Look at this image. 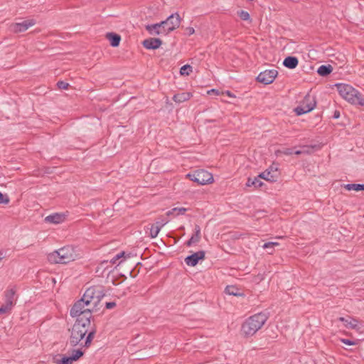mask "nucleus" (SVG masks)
<instances>
[{
    "instance_id": "32",
    "label": "nucleus",
    "mask_w": 364,
    "mask_h": 364,
    "mask_svg": "<svg viewBox=\"0 0 364 364\" xmlns=\"http://www.w3.org/2000/svg\"><path fill=\"white\" fill-rule=\"evenodd\" d=\"M168 223V220L164 218H159L154 225L157 227H159L160 229H161L166 224Z\"/></svg>"
},
{
    "instance_id": "22",
    "label": "nucleus",
    "mask_w": 364,
    "mask_h": 364,
    "mask_svg": "<svg viewBox=\"0 0 364 364\" xmlns=\"http://www.w3.org/2000/svg\"><path fill=\"white\" fill-rule=\"evenodd\" d=\"M14 305V301L5 299V303L0 307V314H4L10 312L12 310Z\"/></svg>"
},
{
    "instance_id": "24",
    "label": "nucleus",
    "mask_w": 364,
    "mask_h": 364,
    "mask_svg": "<svg viewBox=\"0 0 364 364\" xmlns=\"http://www.w3.org/2000/svg\"><path fill=\"white\" fill-rule=\"evenodd\" d=\"M344 188L348 191H364V184L348 183L344 185Z\"/></svg>"
},
{
    "instance_id": "43",
    "label": "nucleus",
    "mask_w": 364,
    "mask_h": 364,
    "mask_svg": "<svg viewBox=\"0 0 364 364\" xmlns=\"http://www.w3.org/2000/svg\"><path fill=\"white\" fill-rule=\"evenodd\" d=\"M277 168V166H271L268 169L271 171V172H274V168Z\"/></svg>"
},
{
    "instance_id": "5",
    "label": "nucleus",
    "mask_w": 364,
    "mask_h": 364,
    "mask_svg": "<svg viewBox=\"0 0 364 364\" xmlns=\"http://www.w3.org/2000/svg\"><path fill=\"white\" fill-rule=\"evenodd\" d=\"M339 95L348 102L353 105L364 106V98L361 94L348 84L336 85Z\"/></svg>"
},
{
    "instance_id": "25",
    "label": "nucleus",
    "mask_w": 364,
    "mask_h": 364,
    "mask_svg": "<svg viewBox=\"0 0 364 364\" xmlns=\"http://www.w3.org/2000/svg\"><path fill=\"white\" fill-rule=\"evenodd\" d=\"M332 67L330 65H323L318 68L317 73L321 76H326L332 72Z\"/></svg>"
},
{
    "instance_id": "6",
    "label": "nucleus",
    "mask_w": 364,
    "mask_h": 364,
    "mask_svg": "<svg viewBox=\"0 0 364 364\" xmlns=\"http://www.w3.org/2000/svg\"><path fill=\"white\" fill-rule=\"evenodd\" d=\"M186 176L198 185L212 183L214 181L213 175L203 169L197 170L192 173L187 174Z\"/></svg>"
},
{
    "instance_id": "45",
    "label": "nucleus",
    "mask_w": 364,
    "mask_h": 364,
    "mask_svg": "<svg viewBox=\"0 0 364 364\" xmlns=\"http://www.w3.org/2000/svg\"><path fill=\"white\" fill-rule=\"evenodd\" d=\"M334 117H335V118H338V117H339V113H338H338H337V112H335V114H334Z\"/></svg>"
},
{
    "instance_id": "34",
    "label": "nucleus",
    "mask_w": 364,
    "mask_h": 364,
    "mask_svg": "<svg viewBox=\"0 0 364 364\" xmlns=\"http://www.w3.org/2000/svg\"><path fill=\"white\" fill-rule=\"evenodd\" d=\"M237 14L240 17V18L243 21H248L250 19L249 13L245 11H239L237 12Z\"/></svg>"
},
{
    "instance_id": "17",
    "label": "nucleus",
    "mask_w": 364,
    "mask_h": 364,
    "mask_svg": "<svg viewBox=\"0 0 364 364\" xmlns=\"http://www.w3.org/2000/svg\"><path fill=\"white\" fill-rule=\"evenodd\" d=\"M146 30L151 35H162V28L161 23L146 25Z\"/></svg>"
},
{
    "instance_id": "37",
    "label": "nucleus",
    "mask_w": 364,
    "mask_h": 364,
    "mask_svg": "<svg viewBox=\"0 0 364 364\" xmlns=\"http://www.w3.org/2000/svg\"><path fill=\"white\" fill-rule=\"evenodd\" d=\"M341 341L346 344V345H349V346H352V345H355V342L351 341V340H349V339H346V338H342L341 339Z\"/></svg>"
},
{
    "instance_id": "2",
    "label": "nucleus",
    "mask_w": 364,
    "mask_h": 364,
    "mask_svg": "<svg viewBox=\"0 0 364 364\" xmlns=\"http://www.w3.org/2000/svg\"><path fill=\"white\" fill-rule=\"evenodd\" d=\"M94 289L86 290L82 297L77 300L70 309V314L76 318L75 321L82 322L84 320L91 321L92 311L97 304V298L94 297Z\"/></svg>"
},
{
    "instance_id": "7",
    "label": "nucleus",
    "mask_w": 364,
    "mask_h": 364,
    "mask_svg": "<svg viewBox=\"0 0 364 364\" xmlns=\"http://www.w3.org/2000/svg\"><path fill=\"white\" fill-rule=\"evenodd\" d=\"M160 23L162 28V36H166L180 26L181 18L176 13L171 14L165 21Z\"/></svg>"
},
{
    "instance_id": "16",
    "label": "nucleus",
    "mask_w": 364,
    "mask_h": 364,
    "mask_svg": "<svg viewBox=\"0 0 364 364\" xmlns=\"http://www.w3.org/2000/svg\"><path fill=\"white\" fill-rule=\"evenodd\" d=\"M338 320L343 323L344 326L350 329H356L358 328V321L351 317H340Z\"/></svg>"
},
{
    "instance_id": "28",
    "label": "nucleus",
    "mask_w": 364,
    "mask_h": 364,
    "mask_svg": "<svg viewBox=\"0 0 364 364\" xmlns=\"http://www.w3.org/2000/svg\"><path fill=\"white\" fill-rule=\"evenodd\" d=\"M15 289L14 288L9 289L5 292L4 299L14 301Z\"/></svg>"
},
{
    "instance_id": "13",
    "label": "nucleus",
    "mask_w": 364,
    "mask_h": 364,
    "mask_svg": "<svg viewBox=\"0 0 364 364\" xmlns=\"http://www.w3.org/2000/svg\"><path fill=\"white\" fill-rule=\"evenodd\" d=\"M66 215L64 213H53L45 218V221L48 223L60 224L65 221Z\"/></svg>"
},
{
    "instance_id": "15",
    "label": "nucleus",
    "mask_w": 364,
    "mask_h": 364,
    "mask_svg": "<svg viewBox=\"0 0 364 364\" xmlns=\"http://www.w3.org/2000/svg\"><path fill=\"white\" fill-rule=\"evenodd\" d=\"M277 170L278 168H275L274 171L272 173L269 169H266L264 171L259 174L258 177L267 181H275L278 177Z\"/></svg>"
},
{
    "instance_id": "31",
    "label": "nucleus",
    "mask_w": 364,
    "mask_h": 364,
    "mask_svg": "<svg viewBox=\"0 0 364 364\" xmlns=\"http://www.w3.org/2000/svg\"><path fill=\"white\" fill-rule=\"evenodd\" d=\"M279 245V243L277 242H266L263 245L262 247L264 249H266V250H268V249H270L271 251L269 252V254H272V249L275 247V246H278Z\"/></svg>"
},
{
    "instance_id": "42",
    "label": "nucleus",
    "mask_w": 364,
    "mask_h": 364,
    "mask_svg": "<svg viewBox=\"0 0 364 364\" xmlns=\"http://www.w3.org/2000/svg\"><path fill=\"white\" fill-rule=\"evenodd\" d=\"M284 153L285 154H287V155H290V154H294V152H293L292 149H287L284 151Z\"/></svg>"
},
{
    "instance_id": "39",
    "label": "nucleus",
    "mask_w": 364,
    "mask_h": 364,
    "mask_svg": "<svg viewBox=\"0 0 364 364\" xmlns=\"http://www.w3.org/2000/svg\"><path fill=\"white\" fill-rule=\"evenodd\" d=\"M221 94L226 95L227 96H228L230 97H235V96L229 90L222 92Z\"/></svg>"
},
{
    "instance_id": "11",
    "label": "nucleus",
    "mask_w": 364,
    "mask_h": 364,
    "mask_svg": "<svg viewBox=\"0 0 364 364\" xmlns=\"http://www.w3.org/2000/svg\"><path fill=\"white\" fill-rule=\"evenodd\" d=\"M83 355L81 349L74 350L70 356H63L62 358L55 359V364H72L73 361L77 360Z\"/></svg>"
},
{
    "instance_id": "8",
    "label": "nucleus",
    "mask_w": 364,
    "mask_h": 364,
    "mask_svg": "<svg viewBox=\"0 0 364 364\" xmlns=\"http://www.w3.org/2000/svg\"><path fill=\"white\" fill-rule=\"evenodd\" d=\"M315 107L316 101L314 98L312 96L307 95L301 105L296 107L295 112L297 115H301L311 112Z\"/></svg>"
},
{
    "instance_id": "23",
    "label": "nucleus",
    "mask_w": 364,
    "mask_h": 364,
    "mask_svg": "<svg viewBox=\"0 0 364 364\" xmlns=\"http://www.w3.org/2000/svg\"><path fill=\"white\" fill-rule=\"evenodd\" d=\"M261 178L255 177L254 178H249L246 183V186L247 187L254 186L255 188L261 187L263 185V183L260 180Z\"/></svg>"
},
{
    "instance_id": "21",
    "label": "nucleus",
    "mask_w": 364,
    "mask_h": 364,
    "mask_svg": "<svg viewBox=\"0 0 364 364\" xmlns=\"http://www.w3.org/2000/svg\"><path fill=\"white\" fill-rule=\"evenodd\" d=\"M107 38L109 41L110 45L113 47L119 46L121 40L120 36L113 33H109L107 34Z\"/></svg>"
},
{
    "instance_id": "14",
    "label": "nucleus",
    "mask_w": 364,
    "mask_h": 364,
    "mask_svg": "<svg viewBox=\"0 0 364 364\" xmlns=\"http://www.w3.org/2000/svg\"><path fill=\"white\" fill-rule=\"evenodd\" d=\"M162 44V41L159 38H150L143 41V46L146 49H157Z\"/></svg>"
},
{
    "instance_id": "20",
    "label": "nucleus",
    "mask_w": 364,
    "mask_h": 364,
    "mask_svg": "<svg viewBox=\"0 0 364 364\" xmlns=\"http://www.w3.org/2000/svg\"><path fill=\"white\" fill-rule=\"evenodd\" d=\"M192 94L191 92H181L173 95V100L176 103H182L191 99Z\"/></svg>"
},
{
    "instance_id": "44",
    "label": "nucleus",
    "mask_w": 364,
    "mask_h": 364,
    "mask_svg": "<svg viewBox=\"0 0 364 364\" xmlns=\"http://www.w3.org/2000/svg\"><path fill=\"white\" fill-rule=\"evenodd\" d=\"M294 153L295 154H296V155H299V154H301L302 153V151H300V150H298V151H294Z\"/></svg>"
},
{
    "instance_id": "26",
    "label": "nucleus",
    "mask_w": 364,
    "mask_h": 364,
    "mask_svg": "<svg viewBox=\"0 0 364 364\" xmlns=\"http://www.w3.org/2000/svg\"><path fill=\"white\" fill-rule=\"evenodd\" d=\"M187 209L185 208H173L171 210H168L166 213V215L168 216L174 215H183L186 212Z\"/></svg>"
},
{
    "instance_id": "1",
    "label": "nucleus",
    "mask_w": 364,
    "mask_h": 364,
    "mask_svg": "<svg viewBox=\"0 0 364 364\" xmlns=\"http://www.w3.org/2000/svg\"><path fill=\"white\" fill-rule=\"evenodd\" d=\"M96 333V328L91 321H75L70 330L69 343L71 346L88 348Z\"/></svg>"
},
{
    "instance_id": "30",
    "label": "nucleus",
    "mask_w": 364,
    "mask_h": 364,
    "mask_svg": "<svg viewBox=\"0 0 364 364\" xmlns=\"http://www.w3.org/2000/svg\"><path fill=\"white\" fill-rule=\"evenodd\" d=\"M192 72V67L189 65H185L180 69V74L181 75H188Z\"/></svg>"
},
{
    "instance_id": "9",
    "label": "nucleus",
    "mask_w": 364,
    "mask_h": 364,
    "mask_svg": "<svg viewBox=\"0 0 364 364\" xmlns=\"http://www.w3.org/2000/svg\"><path fill=\"white\" fill-rule=\"evenodd\" d=\"M277 75L278 72L275 69L266 70L258 75L257 80L264 85H269L274 82Z\"/></svg>"
},
{
    "instance_id": "27",
    "label": "nucleus",
    "mask_w": 364,
    "mask_h": 364,
    "mask_svg": "<svg viewBox=\"0 0 364 364\" xmlns=\"http://www.w3.org/2000/svg\"><path fill=\"white\" fill-rule=\"evenodd\" d=\"M225 292H226V294H228L229 295H232V296L240 295V294L239 293L238 289L234 286H228L225 288Z\"/></svg>"
},
{
    "instance_id": "41",
    "label": "nucleus",
    "mask_w": 364,
    "mask_h": 364,
    "mask_svg": "<svg viewBox=\"0 0 364 364\" xmlns=\"http://www.w3.org/2000/svg\"><path fill=\"white\" fill-rule=\"evenodd\" d=\"M187 33L189 36L192 35L195 33V30L193 27H188L187 28Z\"/></svg>"
},
{
    "instance_id": "35",
    "label": "nucleus",
    "mask_w": 364,
    "mask_h": 364,
    "mask_svg": "<svg viewBox=\"0 0 364 364\" xmlns=\"http://www.w3.org/2000/svg\"><path fill=\"white\" fill-rule=\"evenodd\" d=\"M9 203V198L6 195H4L0 192V204H8Z\"/></svg>"
},
{
    "instance_id": "46",
    "label": "nucleus",
    "mask_w": 364,
    "mask_h": 364,
    "mask_svg": "<svg viewBox=\"0 0 364 364\" xmlns=\"http://www.w3.org/2000/svg\"><path fill=\"white\" fill-rule=\"evenodd\" d=\"M4 257V254L3 252H0V260H1Z\"/></svg>"
},
{
    "instance_id": "12",
    "label": "nucleus",
    "mask_w": 364,
    "mask_h": 364,
    "mask_svg": "<svg viewBox=\"0 0 364 364\" xmlns=\"http://www.w3.org/2000/svg\"><path fill=\"white\" fill-rule=\"evenodd\" d=\"M204 257L205 252L200 250L186 257L185 262L188 266L194 267L198 263L200 260L203 259Z\"/></svg>"
},
{
    "instance_id": "19",
    "label": "nucleus",
    "mask_w": 364,
    "mask_h": 364,
    "mask_svg": "<svg viewBox=\"0 0 364 364\" xmlns=\"http://www.w3.org/2000/svg\"><path fill=\"white\" fill-rule=\"evenodd\" d=\"M299 63L297 58L294 56H288L283 61V65L289 69L295 68Z\"/></svg>"
},
{
    "instance_id": "29",
    "label": "nucleus",
    "mask_w": 364,
    "mask_h": 364,
    "mask_svg": "<svg viewBox=\"0 0 364 364\" xmlns=\"http://www.w3.org/2000/svg\"><path fill=\"white\" fill-rule=\"evenodd\" d=\"M161 229L156 226L154 224L151 225L150 228L149 235L151 238H155L158 236Z\"/></svg>"
},
{
    "instance_id": "4",
    "label": "nucleus",
    "mask_w": 364,
    "mask_h": 364,
    "mask_svg": "<svg viewBox=\"0 0 364 364\" xmlns=\"http://www.w3.org/2000/svg\"><path fill=\"white\" fill-rule=\"evenodd\" d=\"M267 320L265 314L259 313L248 318L242 326V331L246 336L254 335Z\"/></svg>"
},
{
    "instance_id": "18",
    "label": "nucleus",
    "mask_w": 364,
    "mask_h": 364,
    "mask_svg": "<svg viewBox=\"0 0 364 364\" xmlns=\"http://www.w3.org/2000/svg\"><path fill=\"white\" fill-rule=\"evenodd\" d=\"M200 239V228L199 225H196L194 229V234L191 236L189 240L187 242V246L190 247L193 244L199 242Z\"/></svg>"
},
{
    "instance_id": "40",
    "label": "nucleus",
    "mask_w": 364,
    "mask_h": 364,
    "mask_svg": "<svg viewBox=\"0 0 364 364\" xmlns=\"http://www.w3.org/2000/svg\"><path fill=\"white\" fill-rule=\"evenodd\" d=\"M214 93L217 95H220L221 92H219V90L215 89H212L208 91V94Z\"/></svg>"
},
{
    "instance_id": "3",
    "label": "nucleus",
    "mask_w": 364,
    "mask_h": 364,
    "mask_svg": "<svg viewBox=\"0 0 364 364\" xmlns=\"http://www.w3.org/2000/svg\"><path fill=\"white\" fill-rule=\"evenodd\" d=\"M81 252L77 247L65 246L48 255V260L53 264H68L81 257Z\"/></svg>"
},
{
    "instance_id": "38",
    "label": "nucleus",
    "mask_w": 364,
    "mask_h": 364,
    "mask_svg": "<svg viewBox=\"0 0 364 364\" xmlns=\"http://www.w3.org/2000/svg\"><path fill=\"white\" fill-rule=\"evenodd\" d=\"M116 306V304L114 302H107L106 303V308L108 309H112Z\"/></svg>"
},
{
    "instance_id": "36",
    "label": "nucleus",
    "mask_w": 364,
    "mask_h": 364,
    "mask_svg": "<svg viewBox=\"0 0 364 364\" xmlns=\"http://www.w3.org/2000/svg\"><path fill=\"white\" fill-rule=\"evenodd\" d=\"M57 85H58V88H60V89L66 90V89H68L69 85H68V83H67L64 81H59V82H58Z\"/></svg>"
},
{
    "instance_id": "33",
    "label": "nucleus",
    "mask_w": 364,
    "mask_h": 364,
    "mask_svg": "<svg viewBox=\"0 0 364 364\" xmlns=\"http://www.w3.org/2000/svg\"><path fill=\"white\" fill-rule=\"evenodd\" d=\"M125 252H121L118 254H117L112 259H111L110 262L113 264L117 263V261L119 260L121 258H125Z\"/></svg>"
},
{
    "instance_id": "10",
    "label": "nucleus",
    "mask_w": 364,
    "mask_h": 364,
    "mask_svg": "<svg viewBox=\"0 0 364 364\" xmlns=\"http://www.w3.org/2000/svg\"><path fill=\"white\" fill-rule=\"evenodd\" d=\"M36 23L33 19L26 20L19 23H14L10 26L11 31L14 33L23 32Z\"/></svg>"
}]
</instances>
